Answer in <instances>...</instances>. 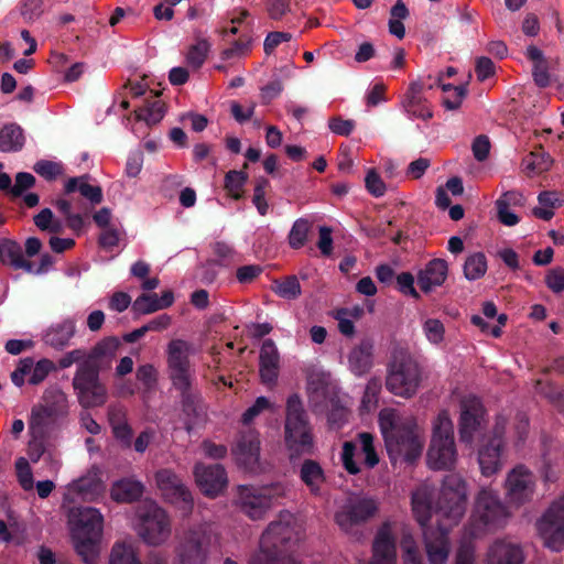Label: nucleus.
<instances>
[{
    "label": "nucleus",
    "mask_w": 564,
    "mask_h": 564,
    "mask_svg": "<svg viewBox=\"0 0 564 564\" xmlns=\"http://www.w3.org/2000/svg\"><path fill=\"white\" fill-rule=\"evenodd\" d=\"M297 476L312 496H322L327 476L319 462L313 460V458H304L299 467Z\"/></svg>",
    "instance_id": "obj_25"
},
{
    "label": "nucleus",
    "mask_w": 564,
    "mask_h": 564,
    "mask_svg": "<svg viewBox=\"0 0 564 564\" xmlns=\"http://www.w3.org/2000/svg\"><path fill=\"white\" fill-rule=\"evenodd\" d=\"M538 202L540 205L533 207L532 214L542 220H551L555 214V208L563 205V199L560 198V193H556V191H542L538 194Z\"/></svg>",
    "instance_id": "obj_34"
},
{
    "label": "nucleus",
    "mask_w": 564,
    "mask_h": 564,
    "mask_svg": "<svg viewBox=\"0 0 564 564\" xmlns=\"http://www.w3.org/2000/svg\"><path fill=\"white\" fill-rule=\"evenodd\" d=\"M120 346V339L116 336L105 337L98 341L91 350L88 352L89 359L94 362H99L104 358H112L116 355Z\"/></svg>",
    "instance_id": "obj_40"
},
{
    "label": "nucleus",
    "mask_w": 564,
    "mask_h": 564,
    "mask_svg": "<svg viewBox=\"0 0 564 564\" xmlns=\"http://www.w3.org/2000/svg\"><path fill=\"white\" fill-rule=\"evenodd\" d=\"M422 384V368L414 355L405 348H394L388 364L386 389L395 397H415Z\"/></svg>",
    "instance_id": "obj_6"
},
{
    "label": "nucleus",
    "mask_w": 564,
    "mask_h": 564,
    "mask_svg": "<svg viewBox=\"0 0 564 564\" xmlns=\"http://www.w3.org/2000/svg\"><path fill=\"white\" fill-rule=\"evenodd\" d=\"M25 144L24 132L20 124L8 123L0 129V151L19 152Z\"/></svg>",
    "instance_id": "obj_33"
},
{
    "label": "nucleus",
    "mask_w": 564,
    "mask_h": 564,
    "mask_svg": "<svg viewBox=\"0 0 564 564\" xmlns=\"http://www.w3.org/2000/svg\"><path fill=\"white\" fill-rule=\"evenodd\" d=\"M501 453L499 441L489 436L478 448V463L482 475L491 476L501 468Z\"/></svg>",
    "instance_id": "obj_27"
},
{
    "label": "nucleus",
    "mask_w": 564,
    "mask_h": 564,
    "mask_svg": "<svg viewBox=\"0 0 564 564\" xmlns=\"http://www.w3.org/2000/svg\"><path fill=\"white\" fill-rule=\"evenodd\" d=\"M109 564H142L132 544L115 543Z\"/></svg>",
    "instance_id": "obj_41"
},
{
    "label": "nucleus",
    "mask_w": 564,
    "mask_h": 564,
    "mask_svg": "<svg viewBox=\"0 0 564 564\" xmlns=\"http://www.w3.org/2000/svg\"><path fill=\"white\" fill-rule=\"evenodd\" d=\"M464 275L468 281L482 278L488 269V260L482 251L469 254L464 262Z\"/></svg>",
    "instance_id": "obj_39"
},
{
    "label": "nucleus",
    "mask_w": 564,
    "mask_h": 564,
    "mask_svg": "<svg viewBox=\"0 0 564 564\" xmlns=\"http://www.w3.org/2000/svg\"><path fill=\"white\" fill-rule=\"evenodd\" d=\"M379 510V503L373 497H350L334 514L336 524L355 540L364 539L362 527L372 519Z\"/></svg>",
    "instance_id": "obj_12"
},
{
    "label": "nucleus",
    "mask_w": 564,
    "mask_h": 564,
    "mask_svg": "<svg viewBox=\"0 0 564 564\" xmlns=\"http://www.w3.org/2000/svg\"><path fill=\"white\" fill-rule=\"evenodd\" d=\"M209 50L210 44L208 40H197L195 44H192L188 47V52L186 53V64L189 65L192 69H199V67L205 64Z\"/></svg>",
    "instance_id": "obj_43"
},
{
    "label": "nucleus",
    "mask_w": 564,
    "mask_h": 564,
    "mask_svg": "<svg viewBox=\"0 0 564 564\" xmlns=\"http://www.w3.org/2000/svg\"><path fill=\"white\" fill-rule=\"evenodd\" d=\"M356 453L357 444L351 443V441H346L343 446L341 460L345 469L350 473V475H357V473L360 471V467L355 460Z\"/></svg>",
    "instance_id": "obj_52"
},
{
    "label": "nucleus",
    "mask_w": 564,
    "mask_h": 564,
    "mask_svg": "<svg viewBox=\"0 0 564 564\" xmlns=\"http://www.w3.org/2000/svg\"><path fill=\"white\" fill-rule=\"evenodd\" d=\"M53 369H55V366L48 358H42L36 364L33 362V367L29 372L30 384H39V382L44 381V379L50 376Z\"/></svg>",
    "instance_id": "obj_51"
},
{
    "label": "nucleus",
    "mask_w": 564,
    "mask_h": 564,
    "mask_svg": "<svg viewBox=\"0 0 564 564\" xmlns=\"http://www.w3.org/2000/svg\"><path fill=\"white\" fill-rule=\"evenodd\" d=\"M505 488L507 501L519 507L533 499L536 478L527 466L517 465L509 471Z\"/></svg>",
    "instance_id": "obj_18"
},
{
    "label": "nucleus",
    "mask_w": 564,
    "mask_h": 564,
    "mask_svg": "<svg viewBox=\"0 0 564 564\" xmlns=\"http://www.w3.org/2000/svg\"><path fill=\"white\" fill-rule=\"evenodd\" d=\"M75 336V322L73 319H64L61 323L52 324L45 332L43 341L54 349H63L68 345L72 337Z\"/></svg>",
    "instance_id": "obj_31"
},
{
    "label": "nucleus",
    "mask_w": 564,
    "mask_h": 564,
    "mask_svg": "<svg viewBox=\"0 0 564 564\" xmlns=\"http://www.w3.org/2000/svg\"><path fill=\"white\" fill-rule=\"evenodd\" d=\"M15 467L19 476V484L25 490L30 491L33 489L34 480L32 470L25 460V458L21 457L15 462Z\"/></svg>",
    "instance_id": "obj_58"
},
{
    "label": "nucleus",
    "mask_w": 564,
    "mask_h": 564,
    "mask_svg": "<svg viewBox=\"0 0 564 564\" xmlns=\"http://www.w3.org/2000/svg\"><path fill=\"white\" fill-rule=\"evenodd\" d=\"M286 488L281 482L269 484V486H239L236 505L248 518L263 519L271 509L274 501L285 496Z\"/></svg>",
    "instance_id": "obj_13"
},
{
    "label": "nucleus",
    "mask_w": 564,
    "mask_h": 564,
    "mask_svg": "<svg viewBox=\"0 0 564 564\" xmlns=\"http://www.w3.org/2000/svg\"><path fill=\"white\" fill-rule=\"evenodd\" d=\"M273 291L279 297L286 300H295L302 294V288L296 275H289L275 281Z\"/></svg>",
    "instance_id": "obj_44"
},
{
    "label": "nucleus",
    "mask_w": 564,
    "mask_h": 564,
    "mask_svg": "<svg viewBox=\"0 0 564 564\" xmlns=\"http://www.w3.org/2000/svg\"><path fill=\"white\" fill-rule=\"evenodd\" d=\"M349 366L356 376H364L370 371L373 365V345L368 340H364L359 346L350 350Z\"/></svg>",
    "instance_id": "obj_32"
},
{
    "label": "nucleus",
    "mask_w": 564,
    "mask_h": 564,
    "mask_svg": "<svg viewBox=\"0 0 564 564\" xmlns=\"http://www.w3.org/2000/svg\"><path fill=\"white\" fill-rule=\"evenodd\" d=\"M280 354L272 339H265L260 348V377L265 384H274L279 377Z\"/></svg>",
    "instance_id": "obj_24"
},
{
    "label": "nucleus",
    "mask_w": 564,
    "mask_h": 564,
    "mask_svg": "<svg viewBox=\"0 0 564 564\" xmlns=\"http://www.w3.org/2000/svg\"><path fill=\"white\" fill-rule=\"evenodd\" d=\"M358 441L360 451L365 457V465L369 468L377 466L380 462V457L373 444L375 436L370 434V432H360L358 435Z\"/></svg>",
    "instance_id": "obj_45"
},
{
    "label": "nucleus",
    "mask_w": 564,
    "mask_h": 564,
    "mask_svg": "<svg viewBox=\"0 0 564 564\" xmlns=\"http://www.w3.org/2000/svg\"><path fill=\"white\" fill-rule=\"evenodd\" d=\"M270 406V400H268L267 397H258L254 403L248 406L246 411H243L241 422L243 424L252 423L256 416L260 415L261 412L268 410Z\"/></svg>",
    "instance_id": "obj_57"
},
{
    "label": "nucleus",
    "mask_w": 564,
    "mask_h": 564,
    "mask_svg": "<svg viewBox=\"0 0 564 564\" xmlns=\"http://www.w3.org/2000/svg\"><path fill=\"white\" fill-rule=\"evenodd\" d=\"M144 492L141 480L134 478H121L115 480L110 495L112 500L119 502H132L139 500Z\"/></svg>",
    "instance_id": "obj_30"
},
{
    "label": "nucleus",
    "mask_w": 564,
    "mask_h": 564,
    "mask_svg": "<svg viewBox=\"0 0 564 564\" xmlns=\"http://www.w3.org/2000/svg\"><path fill=\"white\" fill-rule=\"evenodd\" d=\"M509 516L507 506L499 495L488 488H482L476 497L475 507L467 528V534L478 536L490 527H500Z\"/></svg>",
    "instance_id": "obj_11"
},
{
    "label": "nucleus",
    "mask_w": 564,
    "mask_h": 564,
    "mask_svg": "<svg viewBox=\"0 0 564 564\" xmlns=\"http://www.w3.org/2000/svg\"><path fill=\"white\" fill-rule=\"evenodd\" d=\"M459 409L458 436L464 444L471 445L475 436L486 429V406L480 398L467 395L462 398Z\"/></svg>",
    "instance_id": "obj_16"
},
{
    "label": "nucleus",
    "mask_w": 564,
    "mask_h": 564,
    "mask_svg": "<svg viewBox=\"0 0 564 564\" xmlns=\"http://www.w3.org/2000/svg\"><path fill=\"white\" fill-rule=\"evenodd\" d=\"M347 420V410L341 405L338 398L330 399V408L327 412V422L330 426L340 427Z\"/></svg>",
    "instance_id": "obj_54"
},
{
    "label": "nucleus",
    "mask_w": 564,
    "mask_h": 564,
    "mask_svg": "<svg viewBox=\"0 0 564 564\" xmlns=\"http://www.w3.org/2000/svg\"><path fill=\"white\" fill-rule=\"evenodd\" d=\"M448 274V264L445 259H432L425 268L417 273V283L423 293H430L434 286L443 285Z\"/></svg>",
    "instance_id": "obj_26"
},
{
    "label": "nucleus",
    "mask_w": 564,
    "mask_h": 564,
    "mask_svg": "<svg viewBox=\"0 0 564 564\" xmlns=\"http://www.w3.org/2000/svg\"><path fill=\"white\" fill-rule=\"evenodd\" d=\"M424 83L412 82L409 85L406 94L403 95L401 106L411 117L421 118L424 121L433 117V111L429 107L427 99L423 97Z\"/></svg>",
    "instance_id": "obj_22"
},
{
    "label": "nucleus",
    "mask_w": 564,
    "mask_h": 564,
    "mask_svg": "<svg viewBox=\"0 0 564 564\" xmlns=\"http://www.w3.org/2000/svg\"><path fill=\"white\" fill-rule=\"evenodd\" d=\"M545 283L553 293H562L564 290V268H552L545 275Z\"/></svg>",
    "instance_id": "obj_60"
},
{
    "label": "nucleus",
    "mask_w": 564,
    "mask_h": 564,
    "mask_svg": "<svg viewBox=\"0 0 564 564\" xmlns=\"http://www.w3.org/2000/svg\"><path fill=\"white\" fill-rule=\"evenodd\" d=\"M89 177V174H83L82 176L68 178L64 185V193L72 194V192L78 191L90 204L97 205L102 203V188L98 185H90L88 183Z\"/></svg>",
    "instance_id": "obj_29"
},
{
    "label": "nucleus",
    "mask_w": 564,
    "mask_h": 564,
    "mask_svg": "<svg viewBox=\"0 0 564 564\" xmlns=\"http://www.w3.org/2000/svg\"><path fill=\"white\" fill-rule=\"evenodd\" d=\"M1 256L7 257L14 269H31L23 254V247L15 240H10V238L0 240V258Z\"/></svg>",
    "instance_id": "obj_36"
},
{
    "label": "nucleus",
    "mask_w": 564,
    "mask_h": 564,
    "mask_svg": "<svg viewBox=\"0 0 564 564\" xmlns=\"http://www.w3.org/2000/svg\"><path fill=\"white\" fill-rule=\"evenodd\" d=\"M366 188L369 192V194L376 196H382L387 192V185L384 181L382 180L381 175L376 172L375 169H371L368 171L366 178Z\"/></svg>",
    "instance_id": "obj_55"
},
{
    "label": "nucleus",
    "mask_w": 564,
    "mask_h": 564,
    "mask_svg": "<svg viewBox=\"0 0 564 564\" xmlns=\"http://www.w3.org/2000/svg\"><path fill=\"white\" fill-rule=\"evenodd\" d=\"M285 445L294 455L312 454L314 441L308 414L297 393L288 398L285 405Z\"/></svg>",
    "instance_id": "obj_8"
},
{
    "label": "nucleus",
    "mask_w": 564,
    "mask_h": 564,
    "mask_svg": "<svg viewBox=\"0 0 564 564\" xmlns=\"http://www.w3.org/2000/svg\"><path fill=\"white\" fill-rule=\"evenodd\" d=\"M155 480L166 500L174 505H181V508L186 513H191L193 510V496L174 470H158L155 473Z\"/></svg>",
    "instance_id": "obj_19"
},
{
    "label": "nucleus",
    "mask_w": 564,
    "mask_h": 564,
    "mask_svg": "<svg viewBox=\"0 0 564 564\" xmlns=\"http://www.w3.org/2000/svg\"><path fill=\"white\" fill-rule=\"evenodd\" d=\"M411 501L412 510L424 532L425 528H431L427 525L433 514L431 497L425 491H415L412 494Z\"/></svg>",
    "instance_id": "obj_35"
},
{
    "label": "nucleus",
    "mask_w": 564,
    "mask_h": 564,
    "mask_svg": "<svg viewBox=\"0 0 564 564\" xmlns=\"http://www.w3.org/2000/svg\"><path fill=\"white\" fill-rule=\"evenodd\" d=\"M442 77H437L436 83L442 87L443 91H454L455 94V100H452L451 96H446L443 99V106H445L446 109L454 110L458 109L463 99H465L468 89L466 85H459V86H453V85H441Z\"/></svg>",
    "instance_id": "obj_49"
},
{
    "label": "nucleus",
    "mask_w": 564,
    "mask_h": 564,
    "mask_svg": "<svg viewBox=\"0 0 564 564\" xmlns=\"http://www.w3.org/2000/svg\"><path fill=\"white\" fill-rule=\"evenodd\" d=\"M72 384L79 405L96 408L106 404L108 389L100 380V364L94 362L88 355L85 361L77 366Z\"/></svg>",
    "instance_id": "obj_9"
},
{
    "label": "nucleus",
    "mask_w": 564,
    "mask_h": 564,
    "mask_svg": "<svg viewBox=\"0 0 564 564\" xmlns=\"http://www.w3.org/2000/svg\"><path fill=\"white\" fill-rule=\"evenodd\" d=\"M379 426L391 463L398 459L413 463L421 457L424 443L417 435L414 419L402 417L395 410L386 409L379 412Z\"/></svg>",
    "instance_id": "obj_3"
},
{
    "label": "nucleus",
    "mask_w": 564,
    "mask_h": 564,
    "mask_svg": "<svg viewBox=\"0 0 564 564\" xmlns=\"http://www.w3.org/2000/svg\"><path fill=\"white\" fill-rule=\"evenodd\" d=\"M268 186H270L269 180L267 177H259L257 178L253 187L252 204L256 206L257 212L260 213L261 216H265L270 208L265 198V191Z\"/></svg>",
    "instance_id": "obj_48"
},
{
    "label": "nucleus",
    "mask_w": 564,
    "mask_h": 564,
    "mask_svg": "<svg viewBox=\"0 0 564 564\" xmlns=\"http://www.w3.org/2000/svg\"><path fill=\"white\" fill-rule=\"evenodd\" d=\"M491 564H522L523 551L519 544L497 540L490 545L487 553Z\"/></svg>",
    "instance_id": "obj_28"
},
{
    "label": "nucleus",
    "mask_w": 564,
    "mask_h": 564,
    "mask_svg": "<svg viewBox=\"0 0 564 564\" xmlns=\"http://www.w3.org/2000/svg\"><path fill=\"white\" fill-rule=\"evenodd\" d=\"M135 376L148 390L154 389L158 384V371L152 364H143L138 367Z\"/></svg>",
    "instance_id": "obj_56"
},
{
    "label": "nucleus",
    "mask_w": 564,
    "mask_h": 564,
    "mask_svg": "<svg viewBox=\"0 0 564 564\" xmlns=\"http://www.w3.org/2000/svg\"><path fill=\"white\" fill-rule=\"evenodd\" d=\"M68 412V398L62 389L51 388L43 392L41 401L33 405L29 419L32 436L48 437L58 429Z\"/></svg>",
    "instance_id": "obj_7"
},
{
    "label": "nucleus",
    "mask_w": 564,
    "mask_h": 564,
    "mask_svg": "<svg viewBox=\"0 0 564 564\" xmlns=\"http://www.w3.org/2000/svg\"><path fill=\"white\" fill-rule=\"evenodd\" d=\"M538 527L546 547L555 552L564 549V496L552 502Z\"/></svg>",
    "instance_id": "obj_17"
},
{
    "label": "nucleus",
    "mask_w": 564,
    "mask_h": 564,
    "mask_svg": "<svg viewBox=\"0 0 564 564\" xmlns=\"http://www.w3.org/2000/svg\"><path fill=\"white\" fill-rule=\"evenodd\" d=\"M533 79L539 87H549L551 77L549 73V64L544 56L539 61L536 65H533Z\"/></svg>",
    "instance_id": "obj_62"
},
{
    "label": "nucleus",
    "mask_w": 564,
    "mask_h": 564,
    "mask_svg": "<svg viewBox=\"0 0 564 564\" xmlns=\"http://www.w3.org/2000/svg\"><path fill=\"white\" fill-rule=\"evenodd\" d=\"M329 130L339 135H349L352 133L356 123L354 120H345L343 117H333L329 119Z\"/></svg>",
    "instance_id": "obj_63"
},
{
    "label": "nucleus",
    "mask_w": 564,
    "mask_h": 564,
    "mask_svg": "<svg viewBox=\"0 0 564 564\" xmlns=\"http://www.w3.org/2000/svg\"><path fill=\"white\" fill-rule=\"evenodd\" d=\"M212 533L208 525L199 524L185 531L177 547L176 556L181 564H206Z\"/></svg>",
    "instance_id": "obj_15"
},
{
    "label": "nucleus",
    "mask_w": 564,
    "mask_h": 564,
    "mask_svg": "<svg viewBox=\"0 0 564 564\" xmlns=\"http://www.w3.org/2000/svg\"><path fill=\"white\" fill-rule=\"evenodd\" d=\"M490 147L489 139L486 134H479L476 137L471 143V151L475 160L485 161L489 155Z\"/></svg>",
    "instance_id": "obj_64"
},
{
    "label": "nucleus",
    "mask_w": 564,
    "mask_h": 564,
    "mask_svg": "<svg viewBox=\"0 0 564 564\" xmlns=\"http://www.w3.org/2000/svg\"><path fill=\"white\" fill-rule=\"evenodd\" d=\"M166 371L173 389L180 393V404L185 417L184 425L192 432L205 415L203 397L195 387V375L191 367V345L183 339H173L166 347Z\"/></svg>",
    "instance_id": "obj_2"
},
{
    "label": "nucleus",
    "mask_w": 564,
    "mask_h": 564,
    "mask_svg": "<svg viewBox=\"0 0 564 564\" xmlns=\"http://www.w3.org/2000/svg\"><path fill=\"white\" fill-rule=\"evenodd\" d=\"M552 159L543 148L529 152L522 160V169L528 175L540 174L552 166Z\"/></svg>",
    "instance_id": "obj_37"
},
{
    "label": "nucleus",
    "mask_w": 564,
    "mask_h": 564,
    "mask_svg": "<svg viewBox=\"0 0 564 564\" xmlns=\"http://www.w3.org/2000/svg\"><path fill=\"white\" fill-rule=\"evenodd\" d=\"M426 458L429 466L436 470L451 468L457 459L453 422L447 411H442L433 423V436Z\"/></svg>",
    "instance_id": "obj_10"
},
{
    "label": "nucleus",
    "mask_w": 564,
    "mask_h": 564,
    "mask_svg": "<svg viewBox=\"0 0 564 564\" xmlns=\"http://www.w3.org/2000/svg\"><path fill=\"white\" fill-rule=\"evenodd\" d=\"M261 441L256 432L240 435L232 448V455L238 466L245 470H256L260 458Z\"/></svg>",
    "instance_id": "obj_21"
},
{
    "label": "nucleus",
    "mask_w": 564,
    "mask_h": 564,
    "mask_svg": "<svg viewBox=\"0 0 564 564\" xmlns=\"http://www.w3.org/2000/svg\"><path fill=\"white\" fill-rule=\"evenodd\" d=\"M138 535L144 543L159 545L171 536V519L155 501H144L137 509Z\"/></svg>",
    "instance_id": "obj_14"
},
{
    "label": "nucleus",
    "mask_w": 564,
    "mask_h": 564,
    "mask_svg": "<svg viewBox=\"0 0 564 564\" xmlns=\"http://www.w3.org/2000/svg\"><path fill=\"white\" fill-rule=\"evenodd\" d=\"M467 488L463 476L449 474L443 478L436 502V527L423 531L426 555L431 564H443L449 554L448 533L466 513Z\"/></svg>",
    "instance_id": "obj_1"
},
{
    "label": "nucleus",
    "mask_w": 564,
    "mask_h": 564,
    "mask_svg": "<svg viewBox=\"0 0 564 564\" xmlns=\"http://www.w3.org/2000/svg\"><path fill=\"white\" fill-rule=\"evenodd\" d=\"M104 532V517L95 508H78L74 513L72 539L77 555L86 564H97L100 554V540Z\"/></svg>",
    "instance_id": "obj_5"
},
{
    "label": "nucleus",
    "mask_w": 564,
    "mask_h": 564,
    "mask_svg": "<svg viewBox=\"0 0 564 564\" xmlns=\"http://www.w3.org/2000/svg\"><path fill=\"white\" fill-rule=\"evenodd\" d=\"M295 519L290 512H281L276 521L270 522L260 539V552L250 564H300L290 554V544L296 536Z\"/></svg>",
    "instance_id": "obj_4"
},
{
    "label": "nucleus",
    "mask_w": 564,
    "mask_h": 564,
    "mask_svg": "<svg viewBox=\"0 0 564 564\" xmlns=\"http://www.w3.org/2000/svg\"><path fill=\"white\" fill-rule=\"evenodd\" d=\"M423 329L432 343H441L444 340V325L440 319L430 318L423 325Z\"/></svg>",
    "instance_id": "obj_61"
},
{
    "label": "nucleus",
    "mask_w": 564,
    "mask_h": 564,
    "mask_svg": "<svg viewBox=\"0 0 564 564\" xmlns=\"http://www.w3.org/2000/svg\"><path fill=\"white\" fill-rule=\"evenodd\" d=\"M33 170L48 182H53L64 173V165L58 161L39 160L33 165Z\"/></svg>",
    "instance_id": "obj_47"
},
{
    "label": "nucleus",
    "mask_w": 564,
    "mask_h": 564,
    "mask_svg": "<svg viewBox=\"0 0 564 564\" xmlns=\"http://www.w3.org/2000/svg\"><path fill=\"white\" fill-rule=\"evenodd\" d=\"M395 539L388 525L381 527L372 543V557L366 564H395Z\"/></svg>",
    "instance_id": "obj_23"
},
{
    "label": "nucleus",
    "mask_w": 564,
    "mask_h": 564,
    "mask_svg": "<svg viewBox=\"0 0 564 564\" xmlns=\"http://www.w3.org/2000/svg\"><path fill=\"white\" fill-rule=\"evenodd\" d=\"M311 228L312 223L305 219V217L296 219L289 232V246L294 250H299V248L305 246Z\"/></svg>",
    "instance_id": "obj_42"
},
{
    "label": "nucleus",
    "mask_w": 564,
    "mask_h": 564,
    "mask_svg": "<svg viewBox=\"0 0 564 564\" xmlns=\"http://www.w3.org/2000/svg\"><path fill=\"white\" fill-rule=\"evenodd\" d=\"M395 280H397L398 290L401 293H403L405 295H410L411 297H414V299H420V294H419L417 290H415V288H414L415 278H414V275H412L411 272H401L398 274Z\"/></svg>",
    "instance_id": "obj_59"
},
{
    "label": "nucleus",
    "mask_w": 564,
    "mask_h": 564,
    "mask_svg": "<svg viewBox=\"0 0 564 564\" xmlns=\"http://www.w3.org/2000/svg\"><path fill=\"white\" fill-rule=\"evenodd\" d=\"M139 121H145L148 126H155L162 121L165 113V105L161 99L147 100L144 106L134 110Z\"/></svg>",
    "instance_id": "obj_38"
},
{
    "label": "nucleus",
    "mask_w": 564,
    "mask_h": 564,
    "mask_svg": "<svg viewBox=\"0 0 564 564\" xmlns=\"http://www.w3.org/2000/svg\"><path fill=\"white\" fill-rule=\"evenodd\" d=\"M132 308L140 315H148L159 310V296L156 293H141L132 303Z\"/></svg>",
    "instance_id": "obj_50"
},
{
    "label": "nucleus",
    "mask_w": 564,
    "mask_h": 564,
    "mask_svg": "<svg viewBox=\"0 0 564 564\" xmlns=\"http://www.w3.org/2000/svg\"><path fill=\"white\" fill-rule=\"evenodd\" d=\"M248 178L247 173L242 170H229L225 175V188L227 194L234 199H240L242 196L241 189Z\"/></svg>",
    "instance_id": "obj_46"
},
{
    "label": "nucleus",
    "mask_w": 564,
    "mask_h": 564,
    "mask_svg": "<svg viewBox=\"0 0 564 564\" xmlns=\"http://www.w3.org/2000/svg\"><path fill=\"white\" fill-rule=\"evenodd\" d=\"M193 474L200 491L208 497L219 496L228 485L227 471L219 463L215 465L196 463Z\"/></svg>",
    "instance_id": "obj_20"
},
{
    "label": "nucleus",
    "mask_w": 564,
    "mask_h": 564,
    "mask_svg": "<svg viewBox=\"0 0 564 564\" xmlns=\"http://www.w3.org/2000/svg\"><path fill=\"white\" fill-rule=\"evenodd\" d=\"M36 177L33 176L32 173L29 172H19L15 175V182L13 183L12 197L19 198V196H23L24 192L31 189V187L35 186Z\"/></svg>",
    "instance_id": "obj_53"
}]
</instances>
